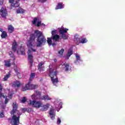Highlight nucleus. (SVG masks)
Wrapping results in <instances>:
<instances>
[{"label":"nucleus","instance_id":"f257e3e1","mask_svg":"<svg viewBox=\"0 0 125 125\" xmlns=\"http://www.w3.org/2000/svg\"><path fill=\"white\" fill-rule=\"evenodd\" d=\"M37 39V47H41L42 45L44 44L46 42V39L43 36L42 32L39 30H35L34 33L30 35L29 40L27 41V46L28 47H32L33 46V43L36 42V38Z\"/></svg>","mask_w":125,"mask_h":125},{"label":"nucleus","instance_id":"f03ea898","mask_svg":"<svg viewBox=\"0 0 125 125\" xmlns=\"http://www.w3.org/2000/svg\"><path fill=\"white\" fill-rule=\"evenodd\" d=\"M18 108V105L16 104H15L13 103V109L11 112V114H12L13 116L12 117V125H18L20 123V116L22 114V113L18 110L17 108Z\"/></svg>","mask_w":125,"mask_h":125},{"label":"nucleus","instance_id":"7ed1b4c3","mask_svg":"<svg viewBox=\"0 0 125 125\" xmlns=\"http://www.w3.org/2000/svg\"><path fill=\"white\" fill-rule=\"evenodd\" d=\"M31 81H29L28 83L25 84V86L22 87V91H26V90H29V89H36L38 88L39 86L38 85H34L31 83Z\"/></svg>","mask_w":125,"mask_h":125},{"label":"nucleus","instance_id":"20e7f679","mask_svg":"<svg viewBox=\"0 0 125 125\" xmlns=\"http://www.w3.org/2000/svg\"><path fill=\"white\" fill-rule=\"evenodd\" d=\"M29 105L34 107V108H37L39 109V108H41L42 107V104L41 101H29Z\"/></svg>","mask_w":125,"mask_h":125},{"label":"nucleus","instance_id":"39448f33","mask_svg":"<svg viewBox=\"0 0 125 125\" xmlns=\"http://www.w3.org/2000/svg\"><path fill=\"white\" fill-rule=\"evenodd\" d=\"M74 40L77 41V42H81V43H86L87 42V39L85 38H82V39L79 38V35H75L74 36Z\"/></svg>","mask_w":125,"mask_h":125},{"label":"nucleus","instance_id":"423d86ee","mask_svg":"<svg viewBox=\"0 0 125 125\" xmlns=\"http://www.w3.org/2000/svg\"><path fill=\"white\" fill-rule=\"evenodd\" d=\"M27 54L29 61L30 66V67H32V66H33V63L34 62V61H33V58H34V57L32 55L33 53H32V51L31 50V49H28Z\"/></svg>","mask_w":125,"mask_h":125},{"label":"nucleus","instance_id":"0eeeda50","mask_svg":"<svg viewBox=\"0 0 125 125\" xmlns=\"http://www.w3.org/2000/svg\"><path fill=\"white\" fill-rule=\"evenodd\" d=\"M0 15H1V17L3 18H6V16L8 15L6 8H4L3 7L1 8L0 9Z\"/></svg>","mask_w":125,"mask_h":125},{"label":"nucleus","instance_id":"6e6552de","mask_svg":"<svg viewBox=\"0 0 125 125\" xmlns=\"http://www.w3.org/2000/svg\"><path fill=\"white\" fill-rule=\"evenodd\" d=\"M57 71H54V69L52 68H50L49 69V77L51 78V79H52L54 78V77H56V78L57 77Z\"/></svg>","mask_w":125,"mask_h":125},{"label":"nucleus","instance_id":"1a4fd4ad","mask_svg":"<svg viewBox=\"0 0 125 125\" xmlns=\"http://www.w3.org/2000/svg\"><path fill=\"white\" fill-rule=\"evenodd\" d=\"M18 46V44H17V42L15 40H14L12 44V50L14 52H16L17 49V47Z\"/></svg>","mask_w":125,"mask_h":125},{"label":"nucleus","instance_id":"9d476101","mask_svg":"<svg viewBox=\"0 0 125 125\" xmlns=\"http://www.w3.org/2000/svg\"><path fill=\"white\" fill-rule=\"evenodd\" d=\"M58 30L60 35L66 34L67 31H69V29H68V28H64L63 26H62L61 28H59Z\"/></svg>","mask_w":125,"mask_h":125},{"label":"nucleus","instance_id":"9b49d317","mask_svg":"<svg viewBox=\"0 0 125 125\" xmlns=\"http://www.w3.org/2000/svg\"><path fill=\"white\" fill-rule=\"evenodd\" d=\"M17 53L19 55H25V48L21 46L20 49H19L17 51Z\"/></svg>","mask_w":125,"mask_h":125},{"label":"nucleus","instance_id":"f8f14e48","mask_svg":"<svg viewBox=\"0 0 125 125\" xmlns=\"http://www.w3.org/2000/svg\"><path fill=\"white\" fill-rule=\"evenodd\" d=\"M49 114L51 120H54L55 119V115L54 114V109L53 108H50L49 111Z\"/></svg>","mask_w":125,"mask_h":125},{"label":"nucleus","instance_id":"ddd939ff","mask_svg":"<svg viewBox=\"0 0 125 125\" xmlns=\"http://www.w3.org/2000/svg\"><path fill=\"white\" fill-rule=\"evenodd\" d=\"M51 40H52L53 42H59V40H60V36L58 35V34L54 35L53 36H51Z\"/></svg>","mask_w":125,"mask_h":125},{"label":"nucleus","instance_id":"4468645a","mask_svg":"<svg viewBox=\"0 0 125 125\" xmlns=\"http://www.w3.org/2000/svg\"><path fill=\"white\" fill-rule=\"evenodd\" d=\"M13 87H20L21 86V83L20 81H16L12 84Z\"/></svg>","mask_w":125,"mask_h":125},{"label":"nucleus","instance_id":"2eb2a0df","mask_svg":"<svg viewBox=\"0 0 125 125\" xmlns=\"http://www.w3.org/2000/svg\"><path fill=\"white\" fill-rule=\"evenodd\" d=\"M50 104H46L45 105L42 106V108H41V110L42 112H44V111H47L48 110V108H49Z\"/></svg>","mask_w":125,"mask_h":125},{"label":"nucleus","instance_id":"dca6fc26","mask_svg":"<svg viewBox=\"0 0 125 125\" xmlns=\"http://www.w3.org/2000/svg\"><path fill=\"white\" fill-rule=\"evenodd\" d=\"M8 31L10 34H12L14 32V27L12 25H9L8 26Z\"/></svg>","mask_w":125,"mask_h":125},{"label":"nucleus","instance_id":"f3484780","mask_svg":"<svg viewBox=\"0 0 125 125\" xmlns=\"http://www.w3.org/2000/svg\"><path fill=\"white\" fill-rule=\"evenodd\" d=\"M62 8H64V6H63V3L59 2L56 6L55 9L57 10V9H62Z\"/></svg>","mask_w":125,"mask_h":125},{"label":"nucleus","instance_id":"a211bd4d","mask_svg":"<svg viewBox=\"0 0 125 125\" xmlns=\"http://www.w3.org/2000/svg\"><path fill=\"white\" fill-rule=\"evenodd\" d=\"M11 62V61L10 60H5L4 61L5 64H4V66H5V67H11V63L10 62Z\"/></svg>","mask_w":125,"mask_h":125},{"label":"nucleus","instance_id":"6ab92c4d","mask_svg":"<svg viewBox=\"0 0 125 125\" xmlns=\"http://www.w3.org/2000/svg\"><path fill=\"white\" fill-rule=\"evenodd\" d=\"M63 65L64 66V68H65V71H70V70H71V66L69 63L65 62L63 63Z\"/></svg>","mask_w":125,"mask_h":125},{"label":"nucleus","instance_id":"aec40b11","mask_svg":"<svg viewBox=\"0 0 125 125\" xmlns=\"http://www.w3.org/2000/svg\"><path fill=\"white\" fill-rule=\"evenodd\" d=\"M41 100H51V98L48 95H44L40 98Z\"/></svg>","mask_w":125,"mask_h":125},{"label":"nucleus","instance_id":"412c9836","mask_svg":"<svg viewBox=\"0 0 125 125\" xmlns=\"http://www.w3.org/2000/svg\"><path fill=\"white\" fill-rule=\"evenodd\" d=\"M3 88V86L0 84V98H1L3 97V98H5V96L3 94V93H1V91H2V89Z\"/></svg>","mask_w":125,"mask_h":125},{"label":"nucleus","instance_id":"4be33fe9","mask_svg":"<svg viewBox=\"0 0 125 125\" xmlns=\"http://www.w3.org/2000/svg\"><path fill=\"white\" fill-rule=\"evenodd\" d=\"M51 82H52V83L55 85L56 83H59V81L58 80V78H56L54 79V78H51Z\"/></svg>","mask_w":125,"mask_h":125},{"label":"nucleus","instance_id":"5701e85b","mask_svg":"<svg viewBox=\"0 0 125 125\" xmlns=\"http://www.w3.org/2000/svg\"><path fill=\"white\" fill-rule=\"evenodd\" d=\"M16 12L18 14H23L25 12V10L22 9V8H19L16 10Z\"/></svg>","mask_w":125,"mask_h":125},{"label":"nucleus","instance_id":"b1692460","mask_svg":"<svg viewBox=\"0 0 125 125\" xmlns=\"http://www.w3.org/2000/svg\"><path fill=\"white\" fill-rule=\"evenodd\" d=\"M42 65H43V62H41L38 64V69L39 72H42Z\"/></svg>","mask_w":125,"mask_h":125},{"label":"nucleus","instance_id":"393cba45","mask_svg":"<svg viewBox=\"0 0 125 125\" xmlns=\"http://www.w3.org/2000/svg\"><path fill=\"white\" fill-rule=\"evenodd\" d=\"M10 72H8L7 74H6L5 76H4V77L3 78V81L4 82H6L7 81V79H9L10 78L11 76Z\"/></svg>","mask_w":125,"mask_h":125},{"label":"nucleus","instance_id":"a878e982","mask_svg":"<svg viewBox=\"0 0 125 125\" xmlns=\"http://www.w3.org/2000/svg\"><path fill=\"white\" fill-rule=\"evenodd\" d=\"M72 54H73V50L70 49L66 54L67 59H69V57H70Z\"/></svg>","mask_w":125,"mask_h":125},{"label":"nucleus","instance_id":"bb28decb","mask_svg":"<svg viewBox=\"0 0 125 125\" xmlns=\"http://www.w3.org/2000/svg\"><path fill=\"white\" fill-rule=\"evenodd\" d=\"M6 37H7V33H6V31H3L1 34V39H5Z\"/></svg>","mask_w":125,"mask_h":125},{"label":"nucleus","instance_id":"cd10ccee","mask_svg":"<svg viewBox=\"0 0 125 125\" xmlns=\"http://www.w3.org/2000/svg\"><path fill=\"white\" fill-rule=\"evenodd\" d=\"M61 37L62 39H63V40H68V38H69L68 35H66L65 33L63 34H61Z\"/></svg>","mask_w":125,"mask_h":125},{"label":"nucleus","instance_id":"c85d7f7f","mask_svg":"<svg viewBox=\"0 0 125 125\" xmlns=\"http://www.w3.org/2000/svg\"><path fill=\"white\" fill-rule=\"evenodd\" d=\"M35 74L34 73H32L30 75V77L29 78V82H32L33 81V79L35 78Z\"/></svg>","mask_w":125,"mask_h":125},{"label":"nucleus","instance_id":"c756f323","mask_svg":"<svg viewBox=\"0 0 125 125\" xmlns=\"http://www.w3.org/2000/svg\"><path fill=\"white\" fill-rule=\"evenodd\" d=\"M47 42L49 45H51V44H52V39H51V38H47Z\"/></svg>","mask_w":125,"mask_h":125},{"label":"nucleus","instance_id":"7c9ffc66","mask_svg":"<svg viewBox=\"0 0 125 125\" xmlns=\"http://www.w3.org/2000/svg\"><path fill=\"white\" fill-rule=\"evenodd\" d=\"M51 35H52L51 37H53V36H55V35H57V30H54L52 31Z\"/></svg>","mask_w":125,"mask_h":125},{"label":"nucleus","instance_id":"2f4dec72","mask_svg":"<svg viewBox=\"0 0 125 125\" xmlns=\"http://www.w3.org/2000/svg\"><path fill=\"white\" fill-rule=\"evenodd\" d=\"M37 21H38V18H34L33 21H32V24L33 25H35V24L37 23Z\"/></svg>","mask_w":125,"mask_h":125},{"label":"nucleus","instance_id":"473e14b6","mask_svg":"<svg viewBox=\"0 0 125 125\" xmlns=\"http://www.w3.org/2000/svg\"><path fill=\"white\" fill-rule=\"evenodd\" d=\"M27 101L26 97H23L21 101V103H25Z\"/></svg>","mask_w":125,"mask_h":125},{"label":"nucleus","instance_id":"72a5a7b5","mask_svg":"<svg viewBox=\"0 0 125 125\" xmlns=\"http://www.w3.org/2000/svg\"><path fill=\"white\" fill-rule=\"evenodd\" d=\"M64 49H62L61 50L59 51L58 53L60 54V55H62L64 53Z\"/></svg>","mask_w":125,"mask_h":125},{"label":"nucleus","instance_id":"f704fd0d","mask_svg":"<svg viewBox=\"0 0 125 125\" xmlns=\"http://www.w3.org/2000/svg\"><path fill=\"white\" fill-rule=\"evenodd\" d=\"M15 72H16V74L18 75V76H19V75H20V73H19V72H18V69H17V68H14V69Z\"/></svg>","mask_w":125,"mask_h":125},{"label":"nucleus","instance_id":"c9c22d12","mask_svg":"<svg viewBox=\"0 0 125 125\" xmlns=\"http://www.w3.org/2000/svg\"><path fill=\"white\" fill-rule=\"evenodd\" d=\"M57 125H60V124H61V119H60L59 117L57 118Z\"/></svg>","mask_w":125,"mask_h":125},{"label":"nucleus","instance_id":"e433bc0d","mask_svg":"<svg viewBox=\"0 0 125 125\" xmlns=\"http://www.w3.org/2000/svg\"><path fill=\"white\" fill-rule=\"evenodd\" d=\"M76 57L77 61H81V57L80 56H79V55H76Z\"/></svg>","mask_w":125,"mask_h":125},{"label":"nucleus","instance_id":"4c0bfd02","mask_svg":"<svg viewBox=\"0 0 125 125\" xmlns=\"http://www.w3.org/2000/svg\"><path fill=\"white\" fill-rule=\"evenodd\" d=\"M35 93H36L37 95H39V96H41V95H42V93L38 90H36L35 91Z\"/></svg>","mask_w":125,"mask_h":125},{"label":"nucleus","instance_id":"58836bf2","mask_svg":"<svg viewBox=\"0 0 125 125\" xmlns=\"http://www.w3.org/2000/svg\"><path fill=\"white\" fill-rule=\"evenodd\" d=\"M41 25H42V21H39L37 22L36 26L37 27H40Z\"/></svg>","mask_w":125,"mask_h":125},{"label":"nucleus","instance_id":"ea45409f","mask_svg":"<svg viewBox=\"0 0 125 125\" xmlns=\"http://www.w3.org/2000/svg\"><path fill=\"white\" fill-rule=\"evenodd\" d=\"M0 118H4V114L3 112H0Z\"/></svg>","mask_w":125,"mask_h":125},{"label":"nucleus","instance_id":"a19ab883","mask_svg":"<svg viewBox=\"0 0 125 125\" xmlns=\"http://www.w3.org/2000/svg\"><path fill=\"white\" fill-rule=\"evenodd\" d=\"M4 0H0V5H2L3 4Z\"/></svg>","mask_w":125,"mask_h":125},{"label":"nucleus","instance_id":"79ce46f5","mask_svg":"<svg viewBox=\"0 0 125 125\" xmlns=\"http://www.w3.org/2000/svg\"><path fill=\"white\" fill-rule=\"evenodd\" d=\"M47 0H40V2H42V3H43L44 2H45Z\"/></svg>","mask_w":125,"mask_h":125},{"label":"nucleus","instance_id":"37998d69","mask_svg":"<svg viewBox=\"0 0 125 125\" xmlns=\"http://www.w3.org/2000/svg\"><path fill=\"white\" fill-rule=\"evenodd\" d=\"M7 103H8V99L6 98L5 100V104H7Z\"/></svg>","mask_w":125,"mask_h":125},{"label":"nucleus","instance_id":"c03bdc74","mask_svg":"<svg viewBox=\"0 0 125 125\" xmlns=\"http://www.w3.org/2000/svg\"><path fill=\"white\" fill-rule=\"evenodd\" d=\"M31 50L32 51H32H33L34 52H36V51H37V50H36V49H33V48H31Z\"/></svg>","mask_w":125,"mask_h":125},{"label":"nucleus","instance_id":"a18cd8bd","mask_svg":"<svg viewBox=\"0 0 125 125\" xmlns=\"http://www.w3.org/2000/svg\"><path fill=\"white\" fill-rule=\"evenodd\" d=\"M12 96H13L12 94L9 95V98H10V99H11L12 98Z\"/></svg>","mask_w":125,"mask_h":125},{"label":"nucleus","instance_id":"49530a36","mask_svg":"<svg viewBox=\"0 0 125 125\" xmlns=\"http://www.w3.org/2000/svg\"><path fill=\"white\" fill-rule=\"evenodd\" d=\"M26 111H28V112H31V111H32V109L31 108H27Z\"/></svg>","mask_w":125,"mask_h":125},{"label":"nucleus","instance_id":"de8ad7c7","mask_svg":"<svg viewBox=\"0 0 125 125\" xmlns=\"http://www.w3.org/2000/svg\"><path fill=\"white\" fill-rule=\"evenodd\" d=\"M52 45L53 46H55V45H56V43H52Z\"/></svg>","mask_w":125,"mask_h":125},{"label":"nucleus","instance_id":"09e8293b","mask_svg":"<svg viewBox=\"0 0 125 125\" xmlns=\"http://www.w3.org/2000/svg\"><path fill=\"white\" fill-rule=\"evenodd\" d=\"M12 65H13L14 66L16 67V64H15V62H14L12 63Z\"/></svg>","mask_w":125,"mask_h":125},{"label":"nucleus","instance_id":"8fccbe9b","mask_svg":"<svg viewBox=\"0 0 125 125\" xmlns=\"http://www.w3.org/2000/svg\"><path fill=\"white\" fill-rule=\"evenodd\" d=\"M3 30L2 29V28H0V32H1V33H2V32H3Z\"/></svg>","mask_w":125,"mask_h":125},{"label":"nucleus","instance_id":"3c124183","mask_svg":"<svg viewBox=\"0 0 125 125\" xmlns=\"http://www.w3.org/2000/svg\"><path fill=\"white\" fill-rule=\"evenodd\" d=\"M54 62H57V60H56V59H55L54 60Z\"/></svg>","mask_w":125,"mask_h":125},{"label":"nucleus","instance_id":"603ef678","mask_svg":"<svg viewBox=\"0 0 125 125\" xmlns=\"http://www.w3.org/2000/svg\"><path fill=\"white\" fill-rule=\"evenodd\" d=\"M11 54H12V52H10V53H9V55H11Z\"/></svg>","mask_w":125,"mask_h":125},{"label":"nucleus","instance_id":"864d4df0","mask_svg":"<svg viewBox=\"0 0 125 125\" xmlns=\"http://www.w3.org/2000/svg\"><path fill=\"white\" fill-rule=\"evenodd\" d=\"M42 25H44V24L43 23H42Z\"/></svg>","mask_w":125,"mask_h":125},{"label":"nucleus","instance_id":"5fc2aeb1","mask_svg":"<svg viewBox=\"0 0 125 125\" xmlns=\"http://www.w3.org/2000/svg\"><path fill=\"white\" fill-rule=\"evenodd\" d=\"M14 60H15V58L14 59Z\"/></svg>","mask_w":125,"mask_h":125}]
</instances>
